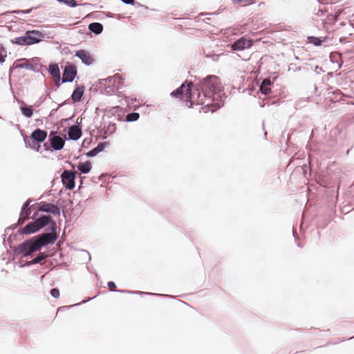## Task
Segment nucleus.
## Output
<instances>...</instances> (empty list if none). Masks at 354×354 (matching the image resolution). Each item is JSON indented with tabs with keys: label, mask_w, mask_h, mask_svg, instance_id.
Segmentation results:
<instances>
[{
	"label": "nucleus",
	"mask_w": 354,
	"mask_h": 354,
	"mask_svg": "<svg viewBox=\"0 0 354 354\" xmlns=\"http://www.w3.org/2000/svg\"><path fill=\"white\" fill-rule=\"evenodd\" d=\"M69 104V100H64L62 103L59 104H58L57 108H56V109H53L50 111V114H49V116L50 117V116H52V115H55V114L57 113V111H58V109H59V108H61V107H62L64 105H66V104Z\"/></svg>",
	"instance_id": "obj_38"
},
{
	"label": "nucleus",
	"mask_w": 354,
	"mask_h": 354,
	"mask_svg": "<svg viewBox=\"0 0 354 354\" xmlns=\"http://www.w3.org/2000/svg\"><path fill=\"white\" fill-rule=\"evenodd\" d=\"M91 138H84L82 143V147L85 148H88L89 145L91 143Z\"/></svg>",
	"instance_id": "obj_49"
},
{
	"label": "nucleus",
	"mask_w": 354,
	"mask_h": 354,
	"mask_svg": "<svg viewBox=\"0 0 354 354\" xmlns=\"http://www.w3.org/2000/svg\"><path fill=\"white\" fill-rule=\"evenodd\" d=\"M57 205L60 209V214H62L63 217L66 219L68 214V203L63 198H59L57 201Z\"/></svg>",
	"instance_id": "obj_24"
},
{
	"label": "nucleus",
	"mask_w": 354,
	"mask_h": 354,
	"mask_svg": "<svg viewBox=\"0 0 354 354\" xmlns=\"http://www.w3.org/2000/svg\"><path fill=\"white\" fill-rule=\"evenodd\" d=\"M77 167L81 174H87L92 169V164L90 160H87L84 162H79Z\"/></svg>",
	"instance_id": "obj_22"
},
{
	"label": "nucleus",
	"mask_w": 354,
	"mask_h": 354,
	"mask_svg": "<svg viewBox=\"0 0 354 354\" xmlns=\"http://www.w3.org/2000/svg\"><path fill=\"white\" fill-rule=\"evenodd\" d=\"M66 140V138L64 136H62L57 131H50L48 142L51 145V152L62 149L65 145Z\"/></svg>",
	"instance_id": "obj_7"
},
{
	"label": "nucleus",
	"mask_w": 354,
	"mask_h": 354,
	"mask_svg": "<svg viewBox=\"0 0 354 354\" xmlns=\"http://www.w3.org/2000/svg\"><path fill=\"white\" fill-rule=\"evenodd\" d=\"M84 91L85 86L83 84L77 85V87L73 90L71 95V99L72 100L73 102H80L84 95Z\"/></svg>",
	"instance_id": "obj_16"
},
{
	"label": "nucleus",
	"mask_w": 354,
	"mask_h": 354,
	"mask_svg": "<svg viewBox=\"0 0 354 354\" xmlns=\"http://www.w3.org/2000/svg\"><path fill=\"white\" fill-rule=\"evenodd\" d=\"M105 176V174H102L98 177H93V182L97 183L99 180H102L104 179V177Z\"/></svg>",
	"instance_id": "obj_53"
},
{
	"label": "nucleus",
	"mask_w": 354,
	"mask_h": 354,
	"mask_svg": "<svg viewBox=\"0 0 354 354\" xmlns=\"http://www.w3.org/2000/svg\"><path fill=\"white\" fill-rule=\"evenodd\" d=\"M15 127L20 131V133L24 137L23 130L21 129L20 125L18 124H15Z\"/></svg>",
	"instance_id": "obj_62"
},
{
	"label": "nucleus",
	"mask_w": 354,
	"mask_h": 354,
	"mask_svg": "<svg viewBox=\"0 0 354 354\" xmlns=\"http://www.w3.org/2000/svg\"><path fill=\"white\" fill-rule=\"evenodd\" d=\"M118 292L124 293V294H130V295H131V293H133L132 290H118Z\"/></svg>",
	"instance_id": "obj_60"
},
{
	"label": "nucleus",
	"mask_w": 354,
	"mask_h": 354,
	"mask_svg": "<svg viewBox=\"0 0 354 354\" xmlns=\"http://www.w3.org/2000/svg\"><path fill=\"white\" fill-rule=\"evenodd\" d=\"M32 213V208H27L24 209L23 212L22 209H21L19 217L18 219V223L19 224H24L26 221L29 220L31 216L30 214Z\"/></svg>",
	"instance_id": "obj_26"
},
{
	"label": "nucleus",
	"mask_w": 354,
	"mask_h": 354,
	"mask_svg": "<svg viewBox=\"0 0 354 354\" xmlns=\"http://www.w3.org/2000/svg\"><path fill=\"white\" fill-rule=\"evenodd\" d=\"M346 95H344L341 90L336 88L328 93V98L333 103L345 101Z\"/></svg>",
	"instance_id": "obj_17"
},
{
	"label": "nucleus",
	"mask_w": 354,
	"mask_h": 354,
	"mask_svg": "<svg viewBox=\"0 0 354 354\" xmlns=\"http://www.w3.org/2000/svg\"><path fill=\"white\" fill-rule=\"evenodd\" d=\"M57 266L59 268H63L67 266V263L66 262L57 263Z\"/></svg>",
	"instance_id": "obj_63"
},
{
	"label": "nucleus",
	"mask_w": 354,
	"mask_h": 354,
	"mask_svg": "<svg viewBox=\"0 0 354 354\" xmlns=\"http://www.w3.org/2000/svg\"><path fill=\"white\" fill-rule=\"evenodd\" d=\"M7 57V50L2 44H0V64L5 62Z\"/></svg>",
	"instance_id": "obj_36"
},
{
	"label": "nucleus",
	"mask_w": 354,
	"mask_h": 354,
	"mask_svg": "<svg viewBox=\"0 0 354 354\" xmlns=\"http://www.w3.org/2000/svg\"><path fill=\"white\" fill-rule=\"evenodd\" d=\"M20 104L19 109L21 114L27 118H30L32 116L34 110L32 106H28L24 101L19 102Z\"/></svg>",
	"instance_id": "obj_20"
},
{
	"label": "nucleus",
	"mask_w": 354,
	"mask_h": 354,
	"mask_svg": "<svg viewBox=\"0 0 354 354\" xmlns=\"http://www.w3.org/2000/svg\"><path fill=\"white\" fill-rule=\"evenodd\" d=\"M30 60L26 59V58H22V59H17V61H15L12 66H10V70H9V73H11L12 72V71L14 69H16V68H25V69H28V62Z\"/></svg>",
	"instance_id": "obj_21"
},
{
	"label": "nucleus",
	"mask_w": 354,
	"mask_h": 354,
	"mask_svg": "<svg viewBox=\"0 0 354 354\" xmlns=\"http://www.w3.org/2000/svg\"><path fill=\"white\" fill-rule=\"evenodd\" d=\"M39 252L37 254L35 257L30 256L32 258V262L33 265L36 264H42V261L47 258V255L45 252H41L40 250Z\"/></svg>",
	"instance_id": "obj_30"
},
{
	"label": "nucleus",
	"mask_w": 354,
	"mask_h": 354,
	"mask_svg": "<svg viewBox=\"0 0 354 354\" xmlns=\"http://www.w3.org/2000/svg\"><path fill=\"white\" fill-rule=\"evenodd\" d=\"M108 288L111 292H118V290L116 289V284L113 281H109L107 283Z\"/></svg>",
	"instance_id": "obj_44"
},
{
	"label": "nucleus",
	"mask_w": 354,
	"mask_h": 354,
	"mask_svg": "<svg viewBox=\"0 0 354 354\" xmlns=\"http://www.w3.org/2000/svg\"><path fill=\"white\" fill-rule=\"evenodd\" d=\"M108 78H111V81L107 82L106 86L102 90V93L111 95L115 93V90H119L123 84V79L121 78L118 75L114 76H109Z\"/></svg>",
	"instance_id": "obj_9"
},
{
	"label": "nucleus",
	"mask_w": 354,
	"mask_h": 354,
	"mask_svg": "<svg viewBox=\"0 0 354 354\" xmlns=\"http://www.w3.org/2000/svg\"><path fill=\"white\" fill-rule=\"evenodd\" d=\"M314 71L317 73V74H321L322 73H324V71L322 69V67H320L319 66L317 65L315 66V69H314Z\"/></svg>",
	"instance_id": "obj_56"
},
{
	"label": "nucleus",
	"mask_w": 354,
	"mask_h": 354,
	"mask_svg": "<svg viewBox=\"0 0 354 354\" xmlns=\"http://www.w3.org/2000/svg\"><path fill=\"white\" fill-rule=\"evenodd\" d=\"M131 295H154V296H161L165 297H171L174 298V297L171 296L169 295H163V294H158V293H153L149 292H142L139 290H132Z\"/></svg>",
	"instance_id": "obj_32"
},
{
	"label": "nucleus",
	"mask_w": 354,
	"mask_h": 354,
	"mask_svg": "<svg viewBox=\"0 0 354 354\" xmlns=\"http://www.w3.org/2000/svg\"><path fill=\"white\" fill-rule=\"evenodd\" d=\"M67 140L77 141L82 136V124L77 122L75 124H73L68 127Z\"/></svg>",
	"instance_id": "obj_13"
},
{
	"label": "nucleus",
	"mask_w": 354,
	"mask_h": 354,
	"mask_svg": "<svg viewBox=\"0 0 354 354\" xmlns=\"http://www.w3.org/2000/svg\"><path fill=\"white\" fill-rule=\"evenodd\" d=\"M35 221L39 229H44V231L15 247L12 250L14 257H30L43 248L53 245L58 239L60 230L49 214H41Z\"/></svg>",
	"instance_id": "obj_2"
},
{
	"label": "nucleus",
	"mask_w": 354,
	"mask_h": 354,
	"mask_svg": "<svg viewBox=\"0 0 354 354\" xmlns=\"http://www.w3.org/2000/svg\"><path fill=\"white\" fill-rule=\"evenodd\" d=\"M248 90L249 91V94L252 95V93L255 91V87L254 86H249Z\"/></svg>",
	"instance_id": "obj_61"
},
{
	"label": "nucleus",
	"mask_w": 354,
	"mask_h": 354,
	"mask_svg": "<svg viewBox=\"0 0 354 354\" xmlns=\"http://www.w3.org/2000/svg\"><path fill=\"white\" fill-rule=\"evenodd\" d=\"M48 71L52 77L61 76V72L59 65L56 62H50L48 65Z\"/></svg>",
	"instance_id": "obj_25"
},
{
	"label": "nucleus",
	"mask_w": 354,
	"mask_h": 354,
	"mask_svg": "<svg viewBox=\"0 0 354 354\" xmlns=\"http://www.w3.org/2000/svg\"><path fill=\"white\" fill-rule=\"evenodd\" d=\"M177 88L184 97H190V101L187 99L185 100L188 104V108H192L194 104L195 92L198 99L197 104L204 105L207 109L205 112L213 113L224 105V99L220 95L223 91V87L221 86L219 77L216 75H209L200 79L196 84L186 80Z\"/></svg>",
	"instance_id": "obj_1"
},
{
	"label": "nucleus",
	"mask_w": 354,
	"mask_h": 354,
	"mask_svg": "<svg viewBox=\"0 0 354 354\" xmlns=\"http://www.w3.org/2000/svg\"><path fill=\"white\" fill-rule=\"evenodd\" d=\"M43 147L45 151L51 152V145H50V146H48L46 142H44Z\"/></svg>",
	"instance_id": "obj_57"
},
{
	"label": "nucleus",
	"mask_w": 354,
	"mask_h": 354,
	"mask_svg": "<svg viewBox=\"0 0 354 354\" xmlns=\"http://www.w3.org/2000/svg\"><path fill=\"white\" fill-rule=\"evenodd\" d=\"M50 294L52 297L57 299L59 297V290L57 288H53L50 290Z\"/></svg>",
	"instance_id": "obj_42"
},
{
	"label": "nucleus",
	"mask_w": 354,
	"mask_h": 354,
	"mask_svg": "<svg viewBox=\"0 0 354 354\" xmlns=\"http://www.w3.org/2000/svg\"><path fill=\"white\" fill-rule=\"evenodd\" d=\"M27 46L39 43L45 37V34L38 30H28L24 33Z\"/></svg>",
	"instance_id": "obj_11"
},
{
	"label": "nucleus",
	"mask_w": 354,
	"mask_h": 354,
	"mask_svg": "<svg viewBox=\"0 0 354 354\" xmlns=\"http://www.w3.org/2000/svg\"><path fill=\"white\" fill-rule=\"evenodd\" d=\"M116 131V124L114 122H109L106 127H104V135L101 136L102 140L107 138L108 136L113 134Z\"/></svg>",
	"instance_id": "obj_27"
},
{
	"label": "nucleus",
	"mask_w": 354,
	"mask_h": 354,
	"mask_svg": "<svg viewBox=\"0 0 354 354\" xmlns=\"http://www.w3.org/2000/svg\"><path fill=\"white\" fill-rule=\"evenodd\" d=\"M20 225L19 223H18V221L16 223H14L12 224L11 226L7 227L6 230H5V232L8 234V232L10 230H13L15 229H16L17 227V226Z\"/></svg>",
	"instance_id": "obj_50"
},
{
	"label": "nucleus",
	"mask_w": 354,
	"mask_h": 354,
	"mask_svg": "<svg viewBox=\"0 0 354 354\" xmlns=\"http://www.w3.org/2000/svg\"><path fill=\"white\" fill-rule=\"evenodd\" d=\"M139 118H140L139 113L131 112V113L127 114L125 121L126 122H136V121L138 120Z\"/></svg>",
	"instance_id": "obj_34"
},
{
	"label": "nucleus",
	"mask_w": 354,
	"mask_h": 354,
	"mask_svg": "<svg viewBox=\"0 0 354 354\" xmlns=\"http://www.w3.org/2000/svg\"><path fill=\"white\" fill-rule=\"evenodd\" d=\"M55 80V88H51V90H54L55 91H57V88L61 86V85L64 83H66L67 82H63V77L62 78L61 76L54 77Z\"/></svg>",
	"instance_id": "obj_37"
},
{
	"label": "nucleus",
	"mask_w": 354,
	"mask_h": 354,
	"mask_svg": "<svg viewBox=\"0 0 354 354\" xmlns=\"http://www.w3.org/2000/svg\"><path fill=\"white\" fill-rule=\"evenodd\" d=\"M253 45V40L249 39L246 36L241 37L230 44L232 51H241L250 48Z\"/></svg>",
	"instance_id": "obj_12"
},
{
	"label": "nucleus",
	"mask_w": 354,
	"mask_h": 354,
	"mask_svg": "<svg viewBox=\"0 0 354 354\" xmlns=\"http://www.w3.org/2000/svg\"><path fill=\"white\" fill-rule=\"evenodd\" d=\"M253 3H254V2L252 0H243V2L241 4L243 6H247L252 5Z\"/></svg>",
	"instance_id": "obj_55"
},
{
	"label": "nucleus",
	"mask_w": 354,
	"mask_h": 354,
	"mask_svg": "<svg viewBox=\"0 0 354 354\" xmlns=\"http://www.w3.org/2000/svg\"><path fill=\"white\" fill-rule=\"evenodd\" d=\"M54 200L50 203L46 201H41L39 203L37 212L46 213V214H52L55 216H60V209L57 205V203H53Z\"/></svg>",
	"instance_id": "obj_10"
},
{
	"label": "nucleus",
	"mask_w": 354,
	"mask_h": 354,
	"mask_svg": "<svg viewBox=\"0 0 354 354\" xmlns=\"http://www.w3.org/2000/svg\"><path fill=\"white\" fill-rule=\"evenodd\" d=\"M337 199V195L333 194L331 199L328 201V207L331 210L333 209V207H335Z\"/></svg>",
	"instance_id": "obj_39"
},
{
	"label": "nucleus",
	"mask_w": 354,
	"mask_h": 354,
	"mask_svg": "<svg viewBox=\"0 0 354 354\" xmlns=\"http://www.w3.org/2000/svg\"><path fill=\"white\" fill-rule=\"evenodd\" d=\"M116 110V106L111 108L109 110L106 111V115L108 118L115 117V113Z\"/></svg>",
	"instance_id": "obj_47"
},
{
	"label": "nucleus",
	"mask_w": 354,
	"mask_h": 354,
	"mask_svg": "<svg viewBox=\"0 0 354 354\" xmlns=\"http://www.w3.org/2000/svg\"><path fill=\"white\" fill-rule=\"evenodd\" d=\"M32 265H33V263L32 262V260L28 261V260H22V259H21L19 261V266L21 268L30 267Z\"/></svg>",
	"instance_id": "obj_41"
},
{
	"label": "nucleus",
	"mask_w": 354,
	"mask_h": 354,
	"mask_svg": "<svg viewBox=\"0 0 354 354\" xmlns=\"http://www.w3.org/2000/svg\"><path fill=\"white\" fill-rule=\"evenodd\" d=\"M342 12L338 10L335 14L330 13L328 14L326 18L323 21L324 26L326 28H328V26H331L337 21L339 16L341 15Z\"/></svg>",
	"instance_id": "obj_19"
},
{
	"label": "nucleus",
	"mask_w": 354,
	"mask_h": 354,
	"mask_svg": "<svg viewBox=\"0 0 354 354\" xmlns=\"http://www.w3.org/2000/svg\"><path fill=\"white\" fill-rule=\"evenodd\" d=\"M30 62L34 64L35 66H39L40 64V58L37 57H34L30 59Z\"/></svg>",
	"instance_id": "obj_51"
},
{
	"label": "nucleus",
	"mask_w": 354,
	"mask_h": 354,
	"mask_svg": "<svg viewBox=\"0 0 354 354\" xmlns=\"http://www.w3.org/2000/svg\"><path fill=\"white\" fill-rule=\"evenodd\" d=\"M115 117L116 118L117 120L118 121H122L123 118L125 114V111L124 109L121 108L119 106H116V110L115 113Z\"/></svg>",
	"instance_id": "obj_33"
},
{
	"label": "nucleus",
	"mask_w": 354,
	"mask_h": 354,
	"mask_svg": "<svg viewBox=\"0 0 354 354\" xmlns=\"http://www.w3.org/2000/svg\"><path fill=\"white\" fill-rule=\"evenodd\" d=\"M108 142H101L98 145L93 148L91 150L86 153V156L88 158H93L96 156L99 153L103 151L104 149L109 145Z\"/></svg>",
	"instance_id": "obj_18"
},
{
	"label": "nucleus",
	"mask_w": 354,
	"mask_h": 354,
	"mask_svg": "<svg viewBox=\"0 0 354 354\" xmlns=\"http://www.w3.org/2000/svg\"><path fill=\"white\" fill-rule=\"evenodd\" d=\"M343 204L341 207L342 213L346 214L354 209V182L348 187L343 196Z\"/></svg>",
	"instance_id": "obj_6"
},
{
	"label": "nucleus",
	"mask_w": 354,
	"mask_h": 354,
	"mask_svg": "<svg viewBox=\"0 0 354 354\" xmlns=\"http://www.w3.org/2000/svg\"><path fill=\"white\" fill-rule=\"evenodd\" d=\"M326 39L327 37H322L316 36H309L308 37V43L312 44L315 46H320L326 41Z\"/></svg>",
	"instance_id": "obj_29"
},
{
	"label": "nucleus",
	"mask_w": 354,
	"mask_h": 354,
	"mask_svg": "<svg viewBox=\"0 0 354 354\" xmlns=\"http://www.w3.org/2000/svg\"><path fill=\"white\" fill-rule=\"evenodd\" d=\"M111 81V78H105V79H100L98 80V84L100 85L101 87H104V88L106 86L107 82Z\"/></svg>",
	"instance_id": "obj_45"
},
{
	"label": "nucleus",
	"mask_w": 354,
	"mask_h": 354,
	"mask_svg": "<svg viewBox=\"0 0 354 354\" xmlns=\"http://www.w3.org/2000/svg\"><path fill=\"white\" fill-rule=\"evenodd\" d=\"M301 169L303 171L304 176L305 177H306L307 171H308V167L306 165H304L302 167H301Z\"/></svg>",
	"instance_id": "obj_58"
},
{
	"label": "nucleus",
	"mask_w": 354,
	"mask_h": 354,
	"mask_svg": "<svg viewBox=\"0 0 354 354\" xmlns=\"http://www.w3.org/2000/svg\"><path fill=\"white\" fill-rule=\"evenodd\" d=\"M35 201V199L28 198L27 201H26L24 203L21 209H22V211L24 212V209H26L27 208H31V206L30 205V204L31 202Z\"/></svg>",
	"instance_id": "obj_43"
},
{
	"label": "nucleus",
	"mask_w": 354,
	"mask_h": 354,
	"mask_svg": "<svg viewBox=\"0 0 354 354\" xmlns=\"http://www.w3.org/2000/svg\"><path fill=\"white\" fill-rule=\"evenodd\" d=\"M39 231H40V230L39 229L36 221L34 220L31 222L28 223L24 227L19 228L17 231V234H13V238H14V239L17 240V239H19L17 238V236H21V239H23L24 235H30L32 234H35ZM12 236V234L9 236L8 245H9V247L12 250L15 247H12L11 241H10Z\"/></svg>",
	"instance_id": "obj_4"
},
{
	"label": "nucleus",
	"mask_w": 354,
	"mask_h": 354,
	"mask_svg": "<svg viewBox=\"0 0 354 354\" xmlns=\"http://www.w3.org/2000/svg\"><path fill=\"white\" fill-rule=\"evenodd\" d=\"M204 56L206 58L211 59L214 62H217L218 60L219 57L221 55H217L214 53V51H209L206 53L205 51L203 52Z\"/></svg>",
	"instance_id": "obj_35"
},
{
	"label": "nucleus",
	"mask_w": 354,
	"mask_h": 354,
	"mask_svg": "<svg viewBox=\"0 0 354 354\" xmlns=\"http://www.w3.org/2000/svg\"><path fill=\"white\" fill-rule=\"evenodd\" d=\"M70 164L73 169H64L61 174V179L64 187L68 190H73L75 187V178L77 176V171L74 169L75 165L70 162H66Z\"/></svg>",
	"instance_id": "obj_5"
},
{
	"label": "nucleus",
	"mask_w": 354,
	"mask_h": 354,
	"mask_svg": "<svg viewBox=\"0 0 354 354\" xmlns=\"http://www.w3.org/2000/svg\"><path fill=\"white\" fill-rule=\"evenodd\" d=\"M77 76V66L73 62H66L63 67V82H73Z\"/></svg>",
	"instance_id": "obj_8"
},
{
	"label": "nucleus",
	"mask_w": 354,
	"mask_h": 354,
	"mask_svg": "<svg viewBox=\"0 0 354 354\" xmlns=\"http://www.w3.org/2000/svg\"><path fill=\"white\" fill-rule=\"evenodd\" d=\"M88 29L90 32L99 35L102 32L104 27L100 22H92L88 24Z\"/></svg>",
	"instance_id": "obj_23"
},
{
	"label": "nucleus",
	"mask_w": 354,
	"mask_h": 354,
	"mask_svg": "<svg viewBox=\"0 0 354 354\" xmlns=\"http://www.w3.org/2000/svg\"><path fill=\"white\" fill-rule=\"evenodd\" d=\"M45 100H46V95H41V96L39 98V100H37V101L35 102V104H34L33 106H34V107H36V108L39 107V106H40V105H41V104L45 101Z\"/></svg>",
	"instance_id": "obj_46"
},
{
	"label": "nucleus",
	"mask_w": 354,
	"mask_h": 354,
	"mask_svg": "<svg viewBox=\"0 0 354 354\" xmlns=\"http://www.w3.org/2000/svg\"><path fill=\"white\" fill-rule=\"evenodd\" d=\"M324 11L322 9L319 8L316 15H317L319 16H322L324 15Z\"/></svg>",
	"instance_id": "obj_64"
},
{
	"label": "nucleus",
	"mask_w": 354,
	"mask_h": 354,
	"mask_svg": "<svg viewBox=\"0 0 354 354\" xmlns=\"http://www.w3.org/2000/svg\"><path fill=\"white\" fill-rule=\"evenodd\" d=\"M36 66H35L34 64L29 63L28 66V70L32 71L35 73H40V70L37 69Z\"/></svg>",
	"instance_id": "obj_48"
},
{
	"label": "nucleus",
	"mask_w": 354,
	"mask_h": 354,
	"mask_svg": "<svg viewBox=\"0 0 354 354\" xmlns=\"http://www.w3.org/2000/svg\"><path fill=\"white\" fill-rule=\"evenodd\" d=\"M170 95L172 97L179 98L180 100L182 99V97H184L182 95L181 92L178 88H176L173 91H171V93H170Z\"/></svg>",
	"instance_id": "obj_40"
},
{
	"label": "nucleus",
	"mask_w": 354,
	"mask_h": 354,
	"mask_svg": "<svg viewBox=\"0 0 354 354\" xmlns=\"http://www.w3.org/2000/svg\"><path fill=\"white\" fill-rule=\"evenodd\" d=\"M75 56L78 57L86 66H91L93 64V56L85 49L77 50L75 53Z\"/></svg>",
	"instance_id": "obj_14"
},
{
	"label": "nucleus",
	"mask_w": 354,
	"mask_h": 354,
	"mask_svg": "<svg viewBox=\"0 0 354 354\" xmlns=\"http://www.w3.org/2000/svg\"><path fill=\"white\" fill-rule=\"evenodd\" d=\"M257 84L259 85L258 92H261V94L267 95L271 93L270 86L272 84V82L269 78L261 79Z\"/></svg>",
	"instance_id": "obj_15"
},
{
	"label": "nucleus",
	"mask_w": 354,
	"mask_h": 354,
	"mask_svg": "<svg viewBox=\"0 0 354 354\" xmlns=\"http://www.w3.org/2000/svg\"><path fill=\"white\" fill-rule=\"evenodd\" d=\"M130 5L134 6L135 8H140L144 6L142 4H141L140 2L136 0H133Z\"/></svg>",
	"instance_id": "obj_54"
},
{
	"label": "nucleus",
	"mask_w": 354,
	"mask_h": 354,
	"mask_svg": "<svg viewBox=\"0 0 354 354\" xmlns=\"http://www.w3.org/2000/svg\"><path fill=\"white\" fill-rule=\"evenodd\" d=\"M9 82H10V91H11V92L13 94L14 100L17 101L19 103V102L22 101V100L19 99V98H17V96L15 95V91H14V89H13L12 86V84H11V80H9Z\"/></svg>",
	"instance_id": "obj_52"
},
{
	"label": "nucleus",
	"mask_w": 354,
	"mask_h": 354,
	"mask_svg": "<svg viewBox=\"0 0 354 354\" xmlns=\"http://www.w3.org/2000/svg\"><path fill=\"white\" fill-rule=\"evenodd\" d=\"M48 136L46 130L39 128L33 130L29 137L24 136V141L26 148H30L37 152L41 153V144L43 143Z\"/></svg>",
	"instance_id": "obj_3"
},
{
	"label": "nucleus",
	"mask_w": 354,
	"mask_h": 354,
	"mask_svg": "<svg viewBox=\"0 0 354 354\" xmlns=\"http://www.w3.org/2000/svg\"><path fill=\"white\" fill-rule=\"evenodd\" d=\"M57 2L64 4L70 8H75L78 6H91L92 4L90 3H77L75 0H56Z\"/></svg>",
	"instance_id": "obj_28"
},
{
	"label": "nucleus",
	"mask_w": 354,
	"mask_h": 354,
	"mask_svg": "<svg viewBox=\"0 0 354 354\" xmlns=\"http://www.w3.org/2000/svg\"><path fill=\"white\" fill-rule=\"evenodd\" d=\"M97 296V295H95V296H93V297H87V298H86L84 300H83V301H82V304H85V303H86V302H88V301H91L92 299H95Z\"/></svg>",
	"instance_id": "obj_59"
},
{
	"label": "nucleus",
	"mask_w": 354,
	"mask_h": 354,
	"mask_svg": "<svg viewBox=\"0 0 354 354\" xmlns=\"http://www.w3.org/2000/svg\"><path fill=\"white\" fill-rule=\"evenodd\" d=\"M26 40V39L25 37V35H24L21 36L11 39L10 40V41L12 44H15V45H18V46H27Z\"/></svg>",
	"instance_id": "obj_31"
}]
</instances>
